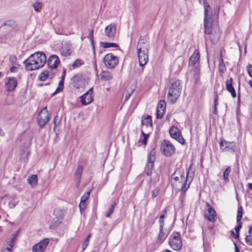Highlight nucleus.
<instances>
[{
	"mask_svg": "<svg viewBox=\"0 0 252 252\" xmlns=\"http://www.w3.org/2000/svg\"><path fill=\"white\" fill-rule=\"evenodd\" d=\"M199 2L200 3H202L204 8V33L209 34L211 42L215 44L219 41L220 36L219 27L217 24L213 23L212 18L209 13L210 7L207 3L206 0H199Z\"/></svg>",
	"mask_w": 252,
	"mask_h": 252,
	"instance_id": "f257e3e1",
	"label": "nucleus"
},
{
	"mask_svg": "<svg viewBox=\"0 0 252 252\" xmlns=\"http://www.w3.org/2000/svg\"><path fill=\"white\" fill-rule=\"evenodd\" d=\"M189 172L187 177H184V173L180 170H176L172 175V185L176 190L185 192L189 187V185H187V181L188 178Z\"/></svg>",
	"mask_w": 252,
	"mask_h": 252,
	"instance_id": "f03ea898",
	"label": "nucleus"
},
{
	"mask_svg": "<svg viewBox=\"0 0 252 252\" xmlns=\"http://www.w3.org/2000/svg\"><path fill=\"white\" fill-rule=\"evenodd\" d=\"M182 90L181 81L177 80L172 83L169 87L167 95V100L172 104L175 103L180 96Z\"/></svg>",
	"mask_w": 252,
	"mask_h": 252,
	"instance_id": "7ed1b4c3",
	"label": "nucleus"
},
{
	"mask_svg": "<svg viewBox=\"0 0 252 252\" xmlns=\"http://www.w3.org/2000/svg\"><path fill=\"white\" fill-rule=\"evenodd\" d=\"M148 45L139 41L136 49L139 65L141 66L145 65L148 61Z\"/></svg>",
	"mask_w": 252,
	"mask_h": 252,
	"instance_id": "20e7f679",
	"label": "nucleus"
},
{
	"mask_svg": "<svg viewBox=\"0 0 252 252\" xmlns=\"http://www.w3.org/2000/svg\"><path fill=\"white\" fill-rule=\"evenodd\" d=\"M169 244L174 250L178 251L182 248L183 243L179 232H174L171 234L169 238Z\"/></svg>",
	"mask_w": 252,
	"mask_h": 252,
	"instance_id": "39448f33",
	"label": "nucleus"
},
{
	"mask_svg": "<svg viewBox=\"0 0 252 252\" xmlns=\"http://www.w3.org/2000/svg\"><path fill=\"white\" fill-rule=\"evenodd\" d=\"M50 114L48 113L47 107H44L39 113L37 118V121L39 127L43 128L46 124L49 121Z\"/></svg>",
	"mask_w": 252,
	"mask_h": 252,
	"instance_id": "423d86ee",
	"label": "nucleus"
},
{
	"mask_svg": "<svg viewBox=\"0 0 252 252\" xmlns=\"http://www.w3.org/2000/svg\"><path fill=\"white\" fill-rule=\"evenodd\" d=\"M119 60L116 56L111 53L106 54L103 58V63L108 68H114L118 64Z\"/></svg>",
	"mask_w": 252,
	"mask_h": 252,
	"instance_id": "0eeeda50",
	"label": "nucleus"
},
{
	"mask_svg": "<svg viewBox=\"0 0 252 252\" xmlns=\"http://www.w3.org/2000/svg\"><path fill=\"white\" fill-rule=\"evenodd\" d=\"M35 55H31L30 57L24 62L26 70L32 71L40 68L38 62L35 60Z\"/></svg>",
	"mask_w": 252,
	"mask_h": 252,
	"instance_id": "6e6552de",
	"label": "nucleus"
},
{
	"mask_svg": "<svg viewBox=\"0 0 252 252\" xmlns=\"http://www.w3.org/2000/svg\"><path fill=\"white\" fill-rule=\"evenodd\" d=\"M161 149L163 154L167 156H171L175 152V147L169 141L164 140L161 144Z\"/></svg>",
	"mask_w": 252,
	"mask_h": 252,
	"instance_id": "1a4fd4ad",
	"label": "nucleus"
},
{
	"mask_svg": "<svg viewBox=\"0 0 252 252\" xmlns=\"http://www.w3.org/2000/svg\"><path fill=\"white\" fill-rule=\"evenodd\" d=\"M73 87L79 89L85 86V80L81 74H76L71 79Z\"/></svg>",
	"mask_w": 252,
	"mask_h": 252,
	"instance_id": "9d476101",
	"label": "nucleus"
},
{
	"mask_svg": "<svg viewBox=\"0 0 252 252\" xmlns=\"http://www.w3.org/2000/svg\"><path fill=\"white\" fill-rule=\"evenodd\" d=\"M49 240L48 238H44L39 243L34 245L32 248L33 252H44L47 246L49 244Z\"/></svg>",
	"mask_w": 252,
	"mask_h": 252,
	"instance_id": "9b49d317",
	"label": "nucleus"
},
{
	"mask_svg": "<svg viewBox=\"0 0 252 252\" xmlns=\"http://www.w3.org/2000/svg\"><path fill=\"white\" fill-rule=\"evenodd\" d=\"M106 36L110 40H113L116 33V26L114 23H111L106 26L104 30Z\"/></svg>",
	"mask_w": 252,
	"mask_h": 252,
	"instance_id": "f8f14e48",
	"label": "nucleus"
},
{
	"mask_svg": "<svg viewBox=\"0 0 252 252\" xmlns=\"http://www.w3.org/2000/svg\"><path fill=\"white\" fill-rule=\"evenodd\" d=\"M170 136L174 139L177 140L180 143L184 144L185 139L180 134L179 129L176 126H172L169 129Z\"/></svg>",
	"mask_w": 252,
	"mask_h": 252,
	"instance_id": "ddd939ff",
	"label": "nucleus"
},
{
	"mask_svg": "<svg viewBox=\"0 0 252 252\" xmlns=\"http://www.w3.org/2000/svg\"><path fill=\"white\" fill-rule=\"evenodd\" d=\"M92 92L93 88H91L83 95L80 96L81 102L83 105H87L93 101Z\"/></svg>",
	"mask_w": 252,
	"mask_h": 252,
	"instance_id": "4468645a",
	"label": "nucleus"
},
{
	"mask_svg": "<svg viewBox=\"0 0 252 252\" xmlns=\"http://www.w3.org/2000/svg\"><path fill=\"white\" fill-rule=\"evenodd\" d=\"M221 149L223 151L234 153L235 151V144L231 142H228L226 141H222L220 143Z\"/></svg>",
	"mask_w": 252,
	"mask_h": 252,
	"instance_id": "2eb2a0df",
	"label": "nucleus"
},
{
	"mask_svg": "<svg viewBox=\"0 0 252 252\" xmlns=\"http://www.w3.org/2000/svg\"><path fill=\"white\" fill-rule=\"evenodd\" d=\"M206 205L207 207V213L205 214V216L210 221L214 222L217 219L216 212L209 203L207 202Z\"/></svg>",
	"mask_w": 252,
	"mask_h": 252,
	"instance_id": "dca6fc26",
	"label": "nucleus"
},
{
	"mask_svg": "<svg viewBox=\"0 0 252 252\" xmlns=\"http://www.w3.org/2000/svg\"><path fill=\"white\" fill-rule=\"evenodd\" d=\"M60 63L59 57L55 55L51 56L47 61V64L49 67L53 69L56 68Z\"/></svg>",
	"mask_w": 252,
	"mask_h": 252,
	"instance_id": "f3484780",
	"label": "nucleus"
},
{
	"mask_svg": "<svg viewBox=\"0 0 252 252\" xmlns=\"http://www.w3.org/2000/svg\"><path fill=\"white\" fill-rule=\"evenodd\" d=\"M166 108V103L165 100H160L157 108V118L161 119L165 112Z\"/></svg>",
	"mask_w": 252,
	"mask_h": 252,
	"instance_id": "a211bd4d",
	"label": "nucleus"
},
{
	"mask_svg": "<svg viewBox=\"0 0 252 252\" xmlns=\"http://www.w3.org/2000/svg\"><path fill=\"white\" fill-rule=\"evenodd\" d=\"M35 55V60L38 62V63L40 67H42L46 61V57L45 54L43 52H36L32 54Z\"/></svg>",
	"mask_w": 252,
	"mask_h": 252,
	"instance_id": "6ab92c4d",
	"label": "nucleus"
},
{
	"mask_svg": "<svg viewBox=\"0 0 252 252\" xmlns=\"http://www.w3.org/2000/svg\"><path fill=\"white\" fill-rule=\"evenodd\" d=\"M169 232L167 229H164L162 225L159 226V231L158 236L157 238V242L162 243L168 236Z\"/></svg>",
	"mask_w": 252,
	"mask_h": 252,
	"instance_id": "aec40b11",
	"label": "nucleus"
},
{
	"mask_svg": "<svg viewBox=\"0 0 252 252\" xmlns=\"http://www.w3.org/2000/svg\"><path fill=\"white\" fill-rule=\"evenodd\" d=\"M7 79L8 81L5 83V87L7 91H13L17 85V80L14 77H9Z\"/></svg>",
	"mask_w": 252,
	"mask_h": 252,
	"instance_id": "412c9836",
	"label": "nucleus"
},
{
	"mask_svg": "<svg viewBox=\"0 0 252 252\" xmlns=\"http://www.w3.org/2000/svg\"><path fill=\"white\" fill-rule=\"evenodd\" d=\"M200 56L198 51L195 50L189 58V65L195 66L198 63Z\"/></svg>",
	"mask_w": 252,
	"mask_h": 252,
	"instance_id": "4be33fe9",
	"label": "nucleus"
},
{
	"mask_svg": "<svg viewBox=\"0 0 252 252\" xmlns=\"http://www.w3.org/2000/svg\"><path fill=\"white\" fill-rule=\"evenodd\" d=\"M233 79L230 78L229 79H227L226 81V89L231 93V96L234 98L236 96L235 90L233 86Z\"/></svg>",
	"mask_w": 252,
	"mask_h": 252,
	"instance_id": "5701e85b",
	"label": "nucleus"
},
{
	"mask_svg": "<svg viewBox=\"0 0 252 252\" xmlns=\"http://www.w3.org/2000/svg\"><path fill=\"white\" fill-rule=\"evenodd\" d=\"M83 171V166L79 165L77 168V170H76L75 174L77 186H78V185L80 183Z\"/></svg>",
	"mask_w": 252,
	"mask_h": 252,
	"instance_id": "b1692460",
	"label": "nucleus"
},
{
	"mask_svg": "<svg viewBox=\"0 0 252 252\" xmlns=\"http://www.w3.org/2000/svg\"><path fill=\"white\" fill-rule=\"evenodd\" d=\"M148 160V162L146 166L145 171L147 176H151L152 173V171L154 168L155 161L151 162L149 160Z\"/></svg>",
	"mask_w": 252,
	"mask_h": 252,
	"instance_id": "393cba45",
	"label": "nucleus"
},
{
	"mask_svg": "<svg viewBox=\"0 0 252 252\" xmlns=\"http://www.w3.org/2000/svg\"><path fill=\"white\" fill-rule=\"evenodd\" d=\"M28 183L34 188L37 184V176L36 175H32L28 178Z\"/></svg>",
	"mask_w": 252,
	"mask_h": 252,
	"instance_id": "a878e982",
	"label": "nucleus"
},
{
	"mask_svg": "<svg viewBox=\"0 0 252 252\" xmlns=\"http://www.w3.org/2000/svg\"><path fill=\"white\" fill-rule=\"evenodd\" d=\"M100 45L103 48H108L111 47H118L119 45L113 42H100Z\"/></svg>",
	"mask_w": 252,
	"mask_h": 252,
	"instance_id": "bb28decb",
	"label": "nucleus"
},
{
	"mask_svg": "<svg viewBox=\"0 0 252 252\" xmlns=\"http://www.w3.org/2000/svg\"><path fill=\"white\" fill-rule=\"evenodd\" d=\"M193 79H194V83L195 84H197L199 80V69L198 67L195 66L193 69Z\"/></svg>",
	"mask_w": 252,
	"mask_h": 252,
	"instance_id": "cd10ccee",
	"label": "nucleus"
},
{
	"mask_svg": "<svg viewBox=\"0 0 252 252\" xmlns=\"http://www.w3.org/2000/svg\"><path fill=\"white\" fill-rule=\"evenodd\" d=\"M48 75H49V71L45 69L40 73L38 78L40 81H44L48 77Z\"/></svg>",
	"mask_w": 252,
	"mask_h": 252,
	"instance_id": "c85d7f7f",
	"label": "nucleus"
},
{
	"mask_svg": "<svg viewBox=\"0 0 252 252\" xmlns=\"http://www.w3.org/2000/svg\"><path fill=\"white\" fill-rule=\"evenodd\" d=\"M142 124L145 125L146 127H151L152 126V120L151 117L148 116L144 120H142Z\"/></svg>",
	"mask_w": 252,
	"mask_h": 252,
	"instance_id": "c756f323",
	"label": "nucleus"
},
{
	"mask_svg": "<svg viewBox=\"0 0 252 252\" xmlns=\"http://www.w3.org/2000/svg\"><path fill=\"white\" fill-rule=\"evenodd\" d=\"M101 79L104 81H108L112 78V75L111 73L109 72H103L102 74H101Z\"/></svg>",
	"mask_w": 252,
	"mask_h": 252,
	"instance_id": "7c9ffc66",
	"label": "nucleus"
},
{
	"mask_svg": "<svg viewBox=\"0 0 252 252\" xmlns=\"http://www.w3.org/2000/svg\"><path fill=\"white\" fill-rule=\"evenodd\" d=\"M226 67L225 66V64L224 63V62L223 61L222 59L221 58L219 62V71L221 73H223L226 70Z\"/></svg>",
	"mask_w": 252,
	"mask_h": 252,
	"instance_id": "2f4dec72",
	"label": "nucleus"
},
{
	"mask_svg": "<svg viewBox=\"0 0 252 252\" xmlns=\"http://www.w3.org/2000/svg\"><path fill=\"white\" fill-rule=\"evenodd\" d=\"M230 171H231V168L229 167H228L227 168H226L225 169V170H224V171L223 172V179H224V180L226 182H228L229 181L228 176H229V174L230 172Z\"/></svg>",
	"mask_w": 252,
	"mask_h": 252,
	"instance_id": "473e14b6",
	"label": "nucleus"
},
{
	"mask_svg": "<svg viewBox=\"0 0 252 252\" xmlns=\"http://www.w3.org/2000/svg\"><path fill=\"white\" fill-rule=\"evenodd\" d=\"M156 152L155 149H153L150 152L148 156V159L151 162L155 161Z\"/></svg>",
	"mask_w": 252,
	"mask_h": 252,
	"instance_id": "72a5a7b5",
	"label": "nucleus"
},
{
	"mask_svg": "<svg viewBox=\"0 0 252 252\" xmlns=\"http://www.w3.org/2000/svg\"><path fill=\"white\" fill-rule=\"evenodd\" d=\"M88 38H89L91 45L92 46L93 49L94 50V29H92L89 33Z\"/></svg>",
	"mask_w": 252,
	"mask_h": 252,
	"instance_id": "f704fd0d",
	"label": "nucleus"
},
{
	"mask_svg": "<svg viewBox=\"0 0 252 252\" xmlns=\"http://www.w3.org/2000/svg\"><path fill=\"white\" fill-rule=\"evenodd\" d=\"M32 6L34 8V9L36 12H40L41 11L42 8V3L39 1H36L35 3H33Z\"/></svg>",
	"mask_w": 252,
	"mask_h": 252,
	"instance_id": "c9c22d12",
	"label": "nucleus"
},
{
	"mask_svg": "<svg viewBox=\"0 0 252 252\" xmlns=\"http://www.w3.org/2000/svg\"><path fill=\"white\" fill-rule=\"evenodd\" d=\"M91 234H89L88 236L87 237V238L85 239V240L84 241V242H83V244H82V250L84 251L86 249V248H87V246L88 245V244H89V240H90V238H91Z\"/></svg>",
	"mask_w": 252,
	"mask_h": 252,
	"instance_id": "e433bc0d",
	"label": "nucleus"
},
{
	"mask_svg": "<svg viewBox=\"0 0 252 252\" xmlns=\"http://www.w3.org/2000/svg\"><path fill=\"white\" fill-rule=\"evenodd\" d=\"M141 134L143 136V139L141 140V142H142L144 146H145L147 144V141L149 137V134H146L144 133L142 130H141Z\"/></svg>",
	"mask_w": 252,
	"mask_h": 252,
	"instance_id": "4c0bfd02",
	"label": "nucleus"
},
{
	"mask_svg": "<svg viewBox=\"0 0 252 252\" xmlns=\"http://www.w3.org/2000/svg\"><path fill=\"white\" fill-rule=\"evenodd\" d=\"M243 208L241 206L237 210V222H240L243 215Z\"/></svg>",
	"mask_w": 252,
	"mask_h": 252,
	"instance_id": "58836bf2",
	"label": "nucleus"
},
{
	"mask_svg": "<svg viewBox=\"0 0 252 252\" xmlns=\"http://www.w3.org/2000/svg\"><path fill=\"white\" fill-rule=\"evenodd\" d=\"M83 64V62L82 60L80 59H77L72 64V66L73 68H76L81 66Z\"/></svg>",
	"mask_w": 252,
	"mask_h": 252,
	"instance_id": "ea45409f",
	"label": "nucleus"
},
{
	"mask_svg": "<svg viewBox=\"0 0 252 252\" xmlns=\"http://www.w3.org/2000/svg\"><path fill=\"white\" fill-rule=\"evenodd\" d=\"M61 223V220H58L57 221L55 222H52L50 224V227L51 228L54 229L58 226H59Z\"/></svg>",
	"mask_w": 252,
	"mask_h": 252,
	"instance_id": "a19ab883",
	"label": "nucleus"
},
{
	"mask_svg": "<svg viewBox=\"0 0 252 252\" xmlns=\"http://www.w3.org/2000/svg\"><path fill=\"white\" fill-rule=\"evenodd\" d=\"M90 192H91V190L88 191L86 192H85L81 197V201L86 202V200L89 198V197L90 196Z\"/></svg>",
	"mask_w": 252,
	"mask_h": 252,
	"instance_id": "79ce46f5",
	"label": "nucleus"
},
{
	"mask_svg": "<svg viewBox=\"0 0 252 252\" xmlns=\"http://www.w3.org/2000/svg\"><path fill=\"white\" fill-rule=\"evenodd\" d=\"M116 205V203H114L111 206V207H110V208L109 209V210L108 211V213H107V214L106 215V216L107 217H110V216L111 215V214L113 213V211H114V207Z\"/></svg>",
	"mask_w": 252,
	"mask_h": 252,
	"instance_id": "37998d69",
	"label": "nucleus"
},
{
	"mask_svg": "<svg viewBox=\"0 0 252 252\" xmlns=\"http://www.w3.org/2000/svg\"><path fill=\"white\" fill-rule=\"evenodd\" d=\"M79 206V208L80 210V212H82V211H84L85 209L86 208V202L81 201Z\"/></svg>",
	"mask_w": 252,
	"mask_h": 252,
	"instance_id": "c03bdc74",
	"label": "nucleus"
},
{
	"mask_svg": "<svg viewBox=\"0 0 252 252\" xmlns=\"http://www.w3.org/2000/svg\"><path fill=\"white\" fill-rule=\"evenodd\" d=\"M245 240L248 245H252V235L247 236Z\"/></svg>",
	"mask_w": 252,
	"mask_h": 252,
	"instance_id": "a18cd8bd",
	"label": "nucleus"
},
{
	"mask_svg": "<svg viewBox=\"0 0 252 252\" xmlns=\"http://www.w3.org/2000/svg\"><path fill=\"white\" fill-rule=\"evenodd\" d=\"M165 218V216L164 214H162L160 216L159 220V226L162 225V227L164 226V221L163 220V219H164Z\"/></svg>",
	"mask_w": 252,
	"mask_h": 252,
	"instance_id": "49530a36",
	"label": "nucleus"
},
{
	"mask_svg": "<svg viewBox=\"0 0 252 252\" xmlns=\"http://www.w3.org/2000/svg\"><path fill=\"white\" fill-rule=\"evenodd\" d=\"M158 193H159V189H158V188L155 189L152 191V197L153 198H155L156 197H157L158 196Z\"/></svg>",
	"mask_w": 252,
	"mask_h": 252,
	"instance_id": "de8ad7c7",
	"label": "nucleus"
},
{
	"mask_svg": "<svg viewBox=\"0 0 252 252\" xmlns=\"http://www.w3.org/2000/svg\"><path fill=\"white\" fill-rule=\"evenodd\" d=\"M14 239H15V237H14L13 238L10 239L7 241V244H8V246H10V249H11V248H12V247L13 246V242L14 241Z\"/></svg>",
	"mask_w": 252,
	"mask_h": 252,
	"instance_id": "09e8293b",
	"label": "nucleus"
},
{
	"mask_svg": "<svg viewBox=\"0 0 252 252\" xmlns=\"http://www.w3.org/2000/svg\"><path fill=\"white\" fill-rule=\"evenodd\" d=\"M247 71L249 75L252 77V65H249L247 66Z\"/></svg>",
	"mask_w": 252,
	"mask_h": 252,
	"instance_id": "8fccbe9b",
	"label": "nucleus"
},
{
	"mask_svg": "<svg viewBox=\"0 0 252 252\" xmlns=\"http://www.w3.org/2000/svg\"><path fill=\"white\" fill-rule=\"evenodd\" d=\"M63 90V88H61V87H58V88L56 89L55 92L52 95L54 96L57 93H59L60 92H62Z\"/></svg>",
	"mask_w": 252,
	"mask_h": 252,
	"instance_id": "3c124183",
	"label": "nucleus"
},
{
	"mask_svg": "<svg viewBox=\"0 0 252 252\" xmlns=\"http://www.w3.org/2000/svg\"><path fill=\"white\" fill-rule=\"evenodd\" d=\"M2 252H11L10 246H7L5 248H3Z\"/></svg>",
	"mask_w": 252,
	"mask_h": 252,
	"instance_id": "603ef678",
	"label": "nucleus"
},
{
	"mask_svg": "<svg viewBox=\"0 0 252 252\" xmlns=\"http://www.w3.org/2000/svg\"><path fill=\"white\" fill-rule=\"evenodd\" d=\"M58 116L57 115H56L55 117H54V129L55 130L56 128L57 127L58 125H57V120H58Z\"/></svg>",
	"mask_w": 252,
	"mask_h": 252,
	"instance_id": "864d4df0",
	"label": "nucleus"
},
{
	"mask_svg": "<svg viewBox=\"0 0 252 252\" xmlns=\"http://www.w3.org/2000/svg\"><path fill=\"white\" fill-rule=\"evenodd\" d=\"M8 206L10 208L13 209L15 207L16 203H14L13 201H11L9 202Z\"/></svg>",
	"mask_w": 252,
	"mask_h": 252,
	"instance_id": "5fc2aeb1",
	"label": "nucleus"
},
{
	"mask_svg": "<svg viewBox=\"0 0 252 252\" xmlns=\"http://www.w3.org/2000/svg\"><path fill=\"white\" fill-rule=\"evenodd\" d=\"M133 92V90H132L130 93H127L126 94V95L125 96V99L126 101L130 97V96H131V95L132 94Z\"/></svg>",
	"mask_w": 252,
	"mask_h": 252,
	"instance_id": "6e6d98bb",
	"label": "nucleus"
},
{
	"mask_svg": "<svg viewBox=\"0 0 252 252\" xmlns=\"http://www.w3.org/2000/svg\"><path fill=\"white\" fill-rule=\"evenodd\" d=\"M218 94H216L215 95V98H214V106H217V105H218Z\"/></svg>",
	"mask_w": 252,
	"mask_h": 252,
	"instance_id": "4d7b16f0",
	"label": "nucleus"
},
{
	"mask_svg": "<svg viewBox=\"0 0 252 252\" xmlns=\"http://www.w3.org/2000/svg\"><path fill=\"white\" fill-rule=\"evenodd\" d=\"M237 238L239 236V229L241 228L242 227V224H241V222H240L239 223L237 222Z\"/></svg>",
	"mask_w": 252,
	"mask_h": 252,
	"instance_id": "13d9d810",
	"label": "nucleus"
},
{
	"mask_svg": "<svg viewBox=\"0 0 252 252\" xmlns=\"http://www.w3.org/2000/svg\"><path fill=\"white\" fill-rule=\"evenodd\" d=\"M16 60H17V58H16V56H12V57H10V61L13 63L15 62H16Z\"/></svg>",
	"mask_w": 252,
	"mask_h": 252,
	"instance_id": "bf43d9fd",
	"label": "nucleus"
},
{
	"mask_svg": "<svg viewBox=\"0 0 252 252\" xmlns=\"http://www.w3.org/2000/svg\"><path fill=\"white\" fill-rule=\"evenodd\" d=\"M63 84H64V80L61 79L59 83V87H61L62 88H63Z\"/></svg>",
	"mask_w": 252,
	"mask_h": 252,
	"instance_id": "052dcab7",
	"label": "nucleus"
},
{
	"mask_svg": "<svg viewBox=\"0 0 252 252\" xmlns=\"http://www.w3.org/2000/svg\"><path fill=\"white\" fill-rule=\"evenodd\" d=\"M244 53H243V55L244 56H245L246 53H247V44H246V43H244Z\"/></svg>",
	"mask_w": 252,
	"mask_h": 252,
	"instance_id": "680f3d73",
	"label": "nucleus"
},
{
	"mask_svg": "<svg viewBox=\"0 0 252 252\" xmlns=\"http://www.w3.org/2000/svg\"><path fill=\"white\" fill-rule=\"evenodd\" d=\"M65 73H66L65 69H63V73H62V75L61 76V79H63V80L64 79V77H65Z\"/></svg>",
	"mask_w": 252,
	"mask_h": 252,
	"instance_id": "e2e57ef3",
	"label": "nucleus"
},
{
	"mask_svg": "<svg viewBox=\"0 0 252 252\" xmlns=\"http://www.w3.org/2000/svg\"><path fill=\"white\" fill-rule=\"evenodd\" d=\"M17 69V67L15 66H13L10 68V71L11 72H15Z\"/></svg>",
	"mask_w": 252,
	"mask_h": 252,
	"instance_id": "0e129e2a",
	"label": "nucleus"
},
{
	"mask_svg": "<svg viewBox=\"0 0 252 252\" xmlns=\"http://www.w3.org/2000/svg\"><path fill=\"white\" fill-rule=\"evenodd\" d=\"M55 76V74L53 72H49V75H48V77L50 78H53Z\"/></svg>",
	"mask_w": 252,
	"mask_h": 252,
	"instance_id": "69168bd1",
	"label": "nucleus"
},
{
	"mask_svg": "<svg viewBox=\"0 0 252 252\" xmlns=\"http://www.w3.org/2000/svg\"><path fill=\"white\" fill-rule=\"evenodd\" d=\"M214 113L215 115H217V114H218L217 108V106H214Z\"/></svg>",
	"mask_w": 252,
	"mask_h": 252,
	"instance_id": "338daca9",
	"label": "nucleus"
},
{
	"mask_svg": "<svg viewBox=\"0 0 252 252\" xmlns=\"http://www.w3.org/2000/svg\"><path fill=\"white\" fill-rule=\"evenodd\" d=\"M249 233L250 235H252V225L249 228Z\"/></svg>",
	"mask_w": 252,
	"mask_h": 252,
	"instance_id": "774afa93",
	"label": "nucleus"
}]
</instances>
